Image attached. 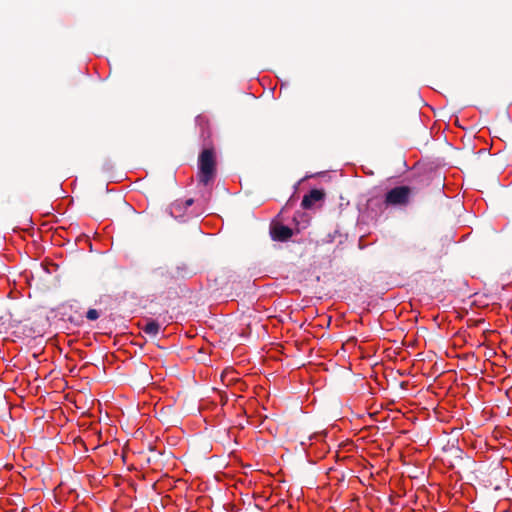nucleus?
I'll return each instance as SVG.
<instances>
[{
  "mask_svg": "<svg viewBox=\"0 0 512 512\" xmlns=\"http://www.w3.org/2000/svg\"><path fill=\"white\" fill-rule=\"evenodd\" d=\"M198 180L203 185L209 184L216 175V158L213 148L204 149L198 158Z\"/></svg>",
  "mask_w": 512,
  "mask_h": 512,
  "instance_id": "nucleus-1",
  "label": "nucleus"
},
{
  "mask_svg": "<svg viewBox=\"0 0 512 512\" xmlns=\"http://www.w3.org/2000/svg\"><path fill=\"white\" fill-rule=\"evenodd\" d=\"M185 276V268L175 267H158L153 270V279L158 287H166L174 284L178 279Z\"/></svg>",
  "mask_w": 512,
  "mask_h": 512,
  "instance_id": "nucleus-2",
  "label": "nucleus"
},
{
  "mask_svg": "<svg viewBox=\"0 0 512 512\" xmlns=\"http://www.w3.org/2000/svg\"><path fill=\"white\" fill-rule=\"evenodd\" d=\"M413 193L414 189L409 186H397L386 193L384 202L387 206H406Z\"/></svg>",
  "mask_w": 512,
  "mask_h": 512,
  "instance_id": "nucleus-3",
  "label": "nucleus"
},
{
  "mask_svg": "<svg viewBox=\"0 0 512 512\" xmlns=\"http://www.w3.org/2000/svg\"><path fill=\"white\" fill-rule=\"evenodd\" d=\"M293 234L294 232L290 227L281 223L277 222L270 225V236L274 241L286 242L293 236Z\"/></svg>",
  "mask_w": 512,
  "mask_h": 512,
  "instance_id": "nucleus-4",
  "label": "nucleus"
},
{
  "mask_svg": "<svg viewBox=\"0 0 512 512\" xmlns=\"http://www.w3.org/2000/svg\"><path fill=\"white\" fill-rule=\"evenodd\" d=\"M325 192L319 189H312L308 194L304 195L301 206L303 209H311L314 203L323 200Z\"/></svg>",
  "mask_w": 512,
  "mask_h": 512,
  "instance_id": "nucleus-5",
  "label": "nucleus"
},
{
  "mask_svg": "<svg viewBox=\"0 0 512 512\" xmlns=\"http://www.w3.org/2000/svg\"><path fill=\"white\" fill-rule=\"evenodd\" d=\"M489 476L495 480H500L495 486V490H500L502 488V483L507 482V471L502 466H497L493 468L489 474Z\"/></svg>",
  "mask_w": 512,
  "mask_h": 512,
  "instance_id": "nucleus-6",
  "label": "nucleus"
},
{
  "mask_svg": "<svg viewBox=\"0 0 512 512\" xmlns=\"http://www.w3.org/2000/svg\"><path fill=\"white\" fill-rule=\"evenodd\" d=\"M142 330L149 335L156 336L159 333L160 325L155 320L148 321Z\"/></svg>",
  "mask_w": 512,
  "mask_h": 512,
  "instance_id": "nucleus-7",
  "label": "nucleus"
},
{
  "mask_svg": "<svg viewBox=\"0 0 512 512\" xmlns=\"http://www.w3.org/2000/svg\"><path fill=\"white\" fill-rule=\"evenodd\" d=\"M183 208H185L183 202L177 200L170 205L169 214L174 218H179L182 216Z\"/></svg>",
  "mask_w": 512,
  "mask_h": 512,
  "instance_id": "nucleus-8",
  "label": "nucleus"
},
{
  "mask_svg": "<svg viewBox=\"0 0 512 512\" xmlns=\"http://www.w3.org/2000/svg\"><path fill=\"white\" fill-rule=\"evenodd\" d=\"M100 314L96 309H89L86 313V317L90 321H95L99 318Z\"/></svg>",
  "mask_w": 512,
  "mask_h": 512,
  "instance_id": "nucleus-9",
  "label": "nucleus"
},
{
  "mask_svg": "<svg viewBox=\"0 0 512 512\" xmlns=\"http://www.w3.org/2000/svg\"><path fill=\"white\" fill-rule=\"evenodd\" d=\"M193 203H194V200H193L192 198H189V199H187V200L183 203V205L185 206V208H188V207H190Z\"/></svg>",
  "mask_w": 512,
  "mask_h": 512,
  "instance_id": "nucleus-10",
  "label": "nucleus"
}]
</instances>
